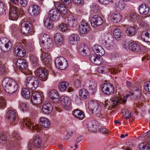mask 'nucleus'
Listing matches in <instances>:
<instances>
[{"mask_svg": "<svg viewBox=\"0 0 150 150\" xmlns=\"http://www.w3.org/2000/svg\"><path fill=\"white\" fill-rule=\"evenodd\" d=\"M149 8L147 5L145 4H141L139 8V11L140 14L143 15L147 14L149 12Z\"/></svg>", "mask_w": 150, "mask_h": 150, "instance_id": "nucleus-28", "label": "nucleus"}, {"mask_svg": "<svg viewBox=\"0 0 150 150\" xmlns=\"http://www.w3.org/2000/svg\"><path fill=\"white\" fill-rule=\"evenodd\" d=\"M0 44H2L1 45V50L4 52L9 50L12 46L11 41L5 38H2L0 39Z\"/></svg>", "mask_w": 150, "mask_h": 150, "instance_id": "nucleus-6", "label": "nucleus"}, {"mask_svg": "<svg viewBox=\"0 0 150 150\" xmlns=\"http://www.w3.org/2000/svg\"><path fill=\"white\" fill-rule=\"evenodd\" d=\"M86 89L84 88L81 89L79 91V95L81 98L83 99H86L88 96L89 91H88Z\"/></svg>", "mask_w": 150, "mask_h": 150, "instance_id": "nucleus-38", "label": "nucleus"}, {"mask_svg": "<svg viewBox=\"0 0 150 150\" xmlns=\"http://www.w3.org/2000/svg\"><path fill=\"white\" fill-rule=\"evenodd\" d=\"M61 103L63 106L65 107H68L69 105L71 103V100L68 97L62 96L59 101Z\"/></svg>", "mask_w": 150, "mask_h": 150, "instance_id": "nucleus-30", "label": "nucleus"}, {"mask_svg": "<svg viewBox=\"0 0 150 150\" xmlns=\"http://www.w3.org/2000/svg\"><path fill=\"white\" fill-rule=\"evenodd\" d=\"M35 73L43 81H45L47 78L48 74L47 71H45L44 68H39L36 70Z\"/></svg>", "mask_w": 150, "mask_h": 150, "instance_id": "nucleus-14", "label": "nucleus"}, {"mask_svg": "<svg viewBox=\"0 0 150 150\" xmlns=\"http://www.w3.org/2000/svg\"><path fill=\"white\" fill-rule=\"evenodd\" d=\"M13 137L14 140H12L8 145V150H12L14 148L16 145H19L20 143V140L21 138L19 134L17 132L14 131L12 135Z\"/></svg>", "mask_w": 150, "mask_h": 150, "instance_id": "nucleus-4", "label": "nucleus"}, {"mask_svg": "<svg viewBox=\"0 0 150 150\" xmlns=\"http://www.w3.org/2000/svg\"><path fill=\"white\" fill-rule=\"evenodd\" d=\"M60 16V13L59 10L56 9H52L49 13V18L52 21L57 20Z\"/></svg>", "mask_w": 150, "mask_h": 150, "instance_id": "nucleus-11", "label": "nucleus"}, {"mask_svg": "<svg viewBox=\"0 0 150 150\" xmlns=\"http://www.w3.org/2000/svg\"><path fill=\"white\" fill-rule=\"evenodd\" d=\"M6 7L3 3L0 1V16L6 14Z\"/></svg>", "mask_w": 150, "mask_h": 150, "instance_id": "nucleus-46", "label": "nucleus"}, {"mask_svg": "<svg viewBox=\"0 0 150 150\" xmlns=\"http://www.w3.org/2000/svg\"><path fill=\"white\" fill-rule=\"evenodd\" d=\"M6 72L5 68L4 65L0 61V75L4 74Z\"/></svg>", "mask_w": 150, "mask_h": 150, "instance_id": "nucleus-56", "label": "nucleus"}, {"mask_svg": "<svg viewBox=\"0 0 150 150\" xmlns=\"http://www.w3.org/2000/svg\"><path fill=\"white\" fill-rule=\"evenodd\" d=\"M103 63L102 58L97 56L93 63L97 65H99Z\"/></svg>", "mask_w": 150, "mask_h": 150, "instance_id": "nucleus-54", "label": "nucleus"}, {"mask_svg": "<svg viewBox=\"0 0 150 150\" xmlns=\"http://www.w3.org/2000/svg\"><path fill=\"white\" fill-rule=\"evenodd\" d=\"M48 53L43 52L42 53L41 58L43 62L45 65L50 66L51 64V60Z\"/></svg>", "mask_w": 150, "mask_h": 150, "instance_id": "nucleus-20", "label": "nucleus"}, {"mask_svg": "<svg viewBox=\"0 0 150 150\" xmlns=\"http://www.w3.org/2000/svg\"><path fill=\"white\" fill-rule=\"evenodd\" d=\"M81 81L79 79H77L74 81V85L76 88H79L81 87Z\"/></svg>", "mask_w": 150, "mask_h": 150, "instance_id": "nucleus-60", "label": "nucleus"}, {"mask_svg": "<svg viewBox=\"0 0 150 150\" xmlns=\"http://www.w3.org/2000/svg\"><path fill=\"white\" fill-rule=\"evenodd\" d=\"M58 29L61 31H64L67 29L66 25L63 23H61L58 25Z\"/></svg>", "mask_w": 150, "mask_h": 150, "instance_id": "nucleus-53", "label": "nucleus"}, {"mask_svg": "<svg viewBox=\"0 0 150 150\" xmlns=\"http://www.w3.org/2000/svg\"><path fill=\"white\" fill-rule=\"evenodd\" d=\"M21 94L23 97L26 99L29 98L30 96V92L26 88H23L22 89Z\"/></svg>", "mask_w": 150, "mask_h": 150, "instance_id": "nucleus-42", "label": "nucleus"}, {"mask_svg": "<svg viewBox=\"0 0 150 150\" xmlns=\"http://www.w3.org/2000/svg\"><path fill=\"white\" fill-rule=\"evenodd\" d=\"M72 114L76 117L79 119H82L84 117L83 112L77 109L74 110L73 111Z\"/></svg>", "mask_w": 150, "mask_h": 150, "instance_id": "nucleus-35", "label": "nucleus"}, {"mask_svg": "<svg viewBox=\"0 0 150 150\" xmlns=\"http://www.w3.org/2000/svg\"><path fill=\"white\" fill-rule=\"evenodd\" d=\"M55 62L56 67L60 70L65 69L68 66V62L63 57L57 58Z\"/></svg>", "mask_w": 150, "mask_h": 150, "instance_id": "nucleus-5", "label": "nucleus"}, {"mask_svg": "<svg viewBox=\"0 0 150 150\" xmlns=\"http://www.w3.org/2000/svg\"><path fill=\"white\" fill-rule=\"evenodd\" d=\"M28 12L31 16H36L40 13V9L38 5L32 4L29 7Z\"/></svg>", "mask_w": 150, "mask_h": 150, "instance_id": "nucleus-10", "label": "nucleus"}, {"mask_svg": "<svg viewBox=\"0 0 150 150\" xmlns=\"http://www.w3.org/2000/svg\"><path fill=\"white\" fill-rule=\"evenodd\" d=\"M20 106L21 109L23 111H27L29 109L28 106L26 103H21Z\"/></svg>", "mask_w": 150, "mask_h": 150, "instance_id": "nucleus-57", "label": "nucleus"}, {"mask_svg": "<svg viewBox=\"0 0 150 150\" xmlns=\"http://www.w3.org/2000/svg\"><path fill=\"white\" fill-rule=\"evenodd\" d=\"M144 88L146 91L150 92V81L148 82L145 84Z\"/></svg>", "mask_w": 150, "mask_h": 150, "instance_id": "nucleus-64", "label": "nucleus"}, {"mask_svg": "<svg viewBox=\"0 0 150 150\" xmlns=\"http://www.w3.org/2000/svg\"><path fill=\"white\" fill-rule=\"evenodd\" d=\"M6 118L10 122H13L16 119V115L15 111L13 110H8L6 114Z\"/></svg>", "mask_w": 150, "mask_h": 150, "instance_id": "nucleus-17", "label": "nucleus"}, {"mask_svg": "<svg viewBox=\"0 0 150 150\" xmlns=\"http://www.w3.org/2000/svg\"><path fill=\"white\" fill-rule=\"evenodd\" d=\"M65 20L67 21V25L70 27H75L77 25V21L71 15L68 16Z\"/></svg>", "mask_w": 150, "mask_h": 150, "instance_id": "nucleus-18", "label": "nucleus"}, {"mask_svg": "<svg viewBox=\"0 0 150 150\" xmlns=\"http://www.w3.org/2000/svg\"><path fill=\"white\" fill-rule=\"evenodd\" d=\"M141 37L144 41L150 42V30H146L143 31Z\"/></svg>", "mask_w": 150, "mask_h": 150, "instance_id": "nucleus-27", "label": "nucleus"}, {"mask_svg": "<svg viewBox=\"0 0 150 150\" xmlns=\"http://www.w3.org/2000/svg\"><path fill=\"white\" fill-rule=\"evenodd\" d=\"M9 13H18V9L16 6H12L11 8Z\"/></svg>", "mask_w": 150, "mask_h": 150, "instance_id": "nucleus-61", "label": "nucleus"}, {"mask_svg": "<svg viewBox=\"0 0 150 150\" xmlns=\"http://www.w3.org/2000/svg\"><path fill=\"white\" fill-rule=\"evenodd\" d=\"M102 90L103 93L108 95L113 94L114 91L113 85L110 83H106L102 86Z\"/></svg>", "mask_w": 150, "mask_h": 150, "instance_id": "nucleus-7", "label": "nucleus"}, {"mask_svg": "<svg viewBox=\"0 0 150 150\" xmlns=\"http://www.w3.org/2000/svg\"><path fill=\"white\" fill-rule=\"evenodd\" d=\"M42 46L45 49H51L53 46V43L52 40H48L47 42H45L43 44Z\"/></svg>", "mask_w": 150, "mask_h": 150, "instance_id": "nucleus-41", "label": "nucleus"}, {"mask_svg": "<svg viewBox=\"0 0 150 150\" xmlns=\"http://www.w3.org/2000/svg\"><path fill=\"white\" fill-rule=\"evenodd\" d=\"M133 93H132L130 94V97L133 100H136L139 99L141 96V94L139 93H135L133 92Z\"/></svg>", "mask_w": 150, "mask_h": 150, "instance_id": "nucleus-47", "label": "nucleus"}, {"mask_svg": "<svg viewBox=\"0 0 150 150\" xmlns=\"http://www.w3.org/2000/svg\"><path fill=\"white\" fill-rule=\"evenodd\" d=\"M84 86L88 90L90 93L93 94L96 91L97 82L93 79H90L85 80Z\"/></svg>", "mask_w": 150, "mask_h": 150, "instance_id": "nucleus-2", "label": "nucleus"}, {"mask_svg": "<svg viewBox=\"0 0 150 150\" xmlns=\"http://www.w3.org/2000/svg\"><path fill=\"white\" fill-rule=\"evenodd\" d=\"M6 138L4 133L1 134L0 135V143L3 144L6 143Z\"/></svg>", "mask_w": 150, "mask_h": 150, "instance_id": "nucleus-51", "label": "nucleus"}, {"mask_svg": "<svg viewBox=\"0 0 150 150\" xmlns=\"http://www.w3.org/2000/svg\"><path fill=\"white\" fill-rule=\"evenodd\" d=\"M113 35L116 39L120 40L121 38V31L119 28L115 29L113 31Z\"/></svg>", "mask_w": 150, "mask_h": 150, "instance_id": "nucleus-40", "label": "nucleus"}, {"mask_svg": "<svg viewBox=\"0 0 150 150\" xmlns=\"http://www.w3.org/2000/svg\"><path fill=\"white\" fill-rule=\"evenodd\" d=\"M30 28L21 27L20 31L24 35H27L29 31Z\"/></svg>", "mask_w": 150, "mask_h": 150, "instance_id": "nucleus-59", "label": "nucleus"}, {"mask_svg": "<svg viewBox=\"0 0 150 150\" xmlns=\"http://www.w3.org/2000/svg\"><path fill=\"white\" fill-rule=\"evenodd\" d=\"M95 122L94 120L92 121L91 122H88V128L89 131L92 132L96 131V129L95 128Z\"/></svg>", "mask_w": 150, "mask_h": 150, "instance_id": "nucleus-45", "label": "nucleus"}, {"mask_svg": "<svg viewBox=\"0 0 150 150\" xmlns=\"http://www.w3.org/2000/svg\"><path fill=\"white\" fill-rule=\"evenodd\" d=\"M49 35L47 34H42L41 35L40 41L42 44H43L45 42H47L48 40H51Z\"/></svg>", "mask_w": 150, "mask_h": 150, "instance_id": "nucleus-44", "label": "nucleus"}, {"mask_svg": "<svg viewBox=\"0 0 150 150\" xmlns=\"http://www.w3.org/2000/svg\"><path fill=\"white\" fill-rule=\"evenodd\" d=\"M31 100L32 103L35 105L40 104L42 100L41 94L37 92L33 93Z\"/></svg>", "mask_w": 150, "mask_h": 150, "instance_id": "nucleus-13", "label": "nucleus"}, {"mask_svg": "<svg viewBox=\"0 0 150 150\" xmlns=\"http://www.w3.org/2000/svg\"><path fill=\"white\" fill-rule=\"evenodd\" d=\"M122 112L123 115L126 116L125 118L127 119L131 117L132 115V113L129 112L128 110H123L122 111Z\"/></svg>", "mask_w": 150, "mask_h": 150, "instance_id": "nucleus-50", "label": "nucleus"}, {"mask_svg": "<svg viewBox=\"0 0 150 150\" xmlns=\"http://www.w3.org/2000/svg\"><path fill=\"white\" fill-rule=\"evenodd\" d=\"M93 50L96 54L99 56H103L105 54L104 50L101 46L95 45L93 47Z\"/></svg>", "mask_w": 150, "mask_h": 150, "instance_id": "nucleus-22", "label": "nucleus"}, {"mask_svg": "<svg viewBox=\"0 0 150 150\" xmlns=\"http://www.w3.org/2000/svg\"><path fill=\"white\" fill-rule=\"evenodd\" d=\"M94 122H95L94 125L96 131H97V129L99 130L101 128L100 123L98 122L95 120H94Z\"/></svg>", "mask_w": 150, "mask_h": 150, "instance_id": "nucleus-63", "label": "nucleus"}, {"mask_svg": "<svg viewBox=\"0 0 150 150\" xmlns=\"http://www.w3.org/2000/svg\"><path fill=\"white\" fill-rule=\"evenodd\" d=\"M15 53L18 57H23L25 55V50L21 47L16 46L14 49Z\"/></svg>", "mask_w": 150, "mask_h": 150, "instance_id": "nucleus-23", "label": "nucleus"}, {"mask_svg": "<svg viewBox=\"0 0 150 150\" xmlns=\"http://www.w3.org/2000/svg\"><path fill=\"white\" fill-rule=\"evenodd\" d=\"M88 50V48L87 47L83 45H80L78 48L79 53L83 56H86L87 55Z\"/></svg>", "mask_w": 150, "mask_h": 150, "instance_id": "nucleus-36", "label": "nucleus"}, {"mask_svg": "<svg viewBox=\"0 0 150 150\" xmlns=\"http://www.w3.org/2000/svg\"><path fill=\"white\" fill-rule=\"evenodd\" d=\"M128 49L132 51L136 52H140L141 50V48L140 45L134 42H131L128 45Z\"/></svg>", "mask_w": 150, "mask_h": 150, "instance_id": "nucleus-25", "label": "nucleus"}, {"mask_svg": "<svg viewBox=\"0 0 150 150\" xmlns=\"http://www.w3.org/2000/svg\"><path fill=\"white\" fill-rule=\"evenodd\" d=\"M18 89V86L15 82L5 90V91L8 93H13L16 92Z\"/></svg>", "mask_w": 150, "mask_h": 150, "instance_id": "nucleus-32", "label": "nucleus"}, {"mask_svg": "<svg viewBox=\"0 0 150 150\" xmlns=\"http://www.w3.org/2000/svg\"><path fill=\"white\" fill-rule=\"evenodd\" d=\"M69 86V84L68 82L66 81H63L60 83L59 89L61 91H64Z\"/></svg>", "mask_w": 150, "mask_h": 150, "instance_id": "nucleus-39", "label": "nucleus"}, {"mask_svg": "<svg viewBox=\"0 0 150 150\" xmlns=\"http://www.w3.org/2000/svg\"><path fill=\"white\" fill-rule=\"evenodd\" d=\"M140 150H150V145L146 143H142L139 145Z\"/></svg>", "mask_w": 150, "mask_h": 150, "instance_id": "nucleus-43", "label": "nucleus"}, {"mask_svg": "<svg viewBox=\"0 0 150 150\" xmlns=\"http://www.w3.org/2000/svg\"><path fill=\"white\" fill-rule=\"evenodd\" d=\"M42 110L45 113L49 114L51 112L52 110V106L49 101H47L43 105Z\"/></svg>", "mask_w": 150, "mask_h": 150, "instance_id": "nucleus-21", "label": "nucleus"}, {"mask_svg": "<svg viewBox=\"0 0 150 150\" xmlns=\"http://www.w3.org/2000/svg\"><path fill=\"white\" fill-rule=\"evenodd\" d=\"M42 142V140L40 137L38 136L35 137L33 142V145L35 146L37 148L40 147L41 146Z\"/></svg>", "mask_w": 150, "mask_h": 150, "instance_id": "nucleus-37", "label": "nucleus"}, {"mask_svg": "<svg viewBox=\"0 0 150 150\" xmlns=\"http://www.w3.org/2000/svg\"><path fill=\"white\" fill-rule=\"evenodd\" d=\"M69 40L71 44L75 45L79 41L80 37L78 34H72L70 36Z\"/></svg>", "mask_w": 150, "mask_h": 150, "instance_id": "nucleus-29", "label": "nucleus"}, {"mask_svg": "<svg viewBox=\"0 0 150 150\" xmlns=\"http://www.w3.org/2000/svg\"><path fill=\"white\" fill-rule=\"evenodd\" d=\"M89 108L92 113L99 116L101 115V107L96 101L91 100L89 103Z\"/></svg>", "mask_w": 150, "mask_h": 150, "instance_id": "nucleus-3", "label": "nucleus"}, {"mask_svg": "<svg viewBox=\"0 0 150 150\" xmlns=\"http://www.w3.org/2000/svg\"><path fill=\"white\" fill-rule=\"evenodd\" d=\"M126 101L127 100L126 99H122L116 96L110 99L108 103H107V106L109 105V107H111V108H112V107L116 106L118 103H125Z\"/></svg>", "mask_w": 150, "mask_h": 150, "instance_id": "nucleus-9", "label": "nucleus"}, {"mask_svg": "<svg viewBox=\"0 0 150 150\" xmlns=\"http://www.w3.org/2000/svg\"><path fill=\"white\" fill-rule=\"evenodd\" d=\"M103 23V21L101 18L97 15H95L93 17L91 21V25L94 27L100 25Z\"/></svg>", "mask_w": 150, "mask_h": 150, "instance_id": "nucleus-16", "label": "nucleus"}, {"mask_svg": "<svg viewBox=\"0 0 150 150\" xmlns=\"http://www.w3.org/2000/svg\"><path fill=\"white\" fill-rule=\"evenodd\" d=\"M15 82L12 79L9 78H4L2 81V86L5 91L10 86L15 83Z\"/></svg>", "mask_w": 150, "mask_h": 150, "instance_id": "nucleus-26", "label": "nucleus"}, {"mask_svg": "<svg viewBox=\"0 0 150 150\" xmlns=\"http://www.w3.org/2000/svg\"><path fill=\"white\" fill-rule=\"evenodd\" d=\"M6 103L5 100L3 97L0 96V109H3L6 106Z\"/></svg>", "mask_w": 150, "mask_h": 150, "instance_id": "nucleus-48", "label": "nucleus"}, {"mask_svg": "<svg viewBox=\"0 0 150 150\" xmlns=\"http://www.w3.org/2000/svg\"><path fill=\"white\" fill-rule=\"evenodd\" d=\"M16 64L19 69L24 73V70L27 67V64L25 60L21 59H18L17 60Z\"/></svg>", "mask_w": 150, "mask_h": 150, "instance_id": "nucleus-15", "label": "nucleus"}, {"mask_svg": "<svg viewBox=\"0 0 150 150\" xmlns=\"http://www.w3.org/2000/svg\"><path fill=\"white\" fill-rule=\"evenodd\" d=\"M137 18L138 17L137 15L134 13H133L130 15L129 20L131 21L134 22L137 20Z\"/></svg>", "mask_w": 150, "mask_h": 150, "instance_id": "nucleus-62", "label": "nucleus"}, {"mask_svg": "<svg viewBox=\"0 0 150 150\" xmlns=\"http://www.w3.org/2000/svg\"><path fill=\"white\" fill-rule=\"evenodd\" d=\"M39 83L38 77L33 76L27 78L25 82V86L29 89L32 90H35L38 86Z\"/></svg>", "mask_w": 150, "mask_h": 150, "instance_id": "nucleus-1", "label": "nucleus"}, {"mask_svg": "<svg viewBox=\"0 0 150 150\" xmlns=\"http://www.w3.org/2000/svg\"><path fill=\"white\" fill-rule=\"evenodd\" d=\"M89 29V24L86 21H83L81 22L79 25V30L81 35L86 34Z\"/></svg>", "mask_w": 150, "mask_h": 150, "instance_id": "nucleus-8", "label": "nucleus"}, {"mask_svg": "<svg viewBox=\"0 0 150 150\" xmlns=\"http://www.w3.org/2000/svg\"><path fill=\"white\" fill-rule=\"evenodd\" d=\"M54 5L56 8L59 10L61 8H62L63 7L64 5H63L62 3L59 2H56L54 3Z\"/></svg>", "mask_w": 150, "mask_h": 150, "instance_id": "nucleus-55", "label": "nucleus"}, {"mask_svg": "<svg viewBox=\"0 0 150 150\" xmlns=\"http://www.w3.org/2000/svg\"><path fill=\"white\" fill-rule=\"evenodd\" d=\"M142 87L140 85H138L137 86H134V87L132 90L133 92L135 93H139L142 94Z\"/></svg>", "mask_w": 150, "mask_h": 150, "instance_id": "nucleus-52", "label": "nucleus"}, {"mask_svg": "<svg viewBox=\"0 0 150 150\" xmlns=\"http://www.w3.org/2000/svg\"><path fill=\"white\" fill-rule=\"evenodd\" d=\"M112 21L114 23L119 22L122 20V16L121 14L117 12L113 13L111 16Z\"/></svg>", "mask_w": 150, "mask_h": 150, "instance_id": "nucleus-24", "label": "nucleus"}, {"mask_svg": "<svg viewBox=\"0 0 150 150\" xmlns=\"http://www.w3.org/2000/svg\"><path fill=\"white\" fill-rule=\"evenodd\" d=\"M30 58L32 63L35 64L37 63L38 60L37 57L32 55L30 57Z\"/></svg>", "mask_w": 150, "mask_h": 150, "instance_id": "nucleus-58", "label": "nucleus"}, {"mask_svg": "<svg viewBox=\"0 0 150 150\" xmlns=\"http://www.w3.org/2000/svg\"><path fill=\"white\" fill-rule=\"evenodd\" d=\"M23 125L26 126L28 128L30 129V131L33 130V132L35 130L38 131L39 130V126L38 125L32 124L31 122L29 121V119H25L23 121Z\"/></svg>", "mask_w": 150, "mask_h": 150, "instance_id": "nucleus-12", "label": "nucleus"}, {"mask_svg": "<svg viewBox=\"0 0 150 150\" xmlns=\"http://www.w3.org/2000/svg\"><path fill=\"white\" fill-rule=\"evenodd\" d=\"M40 125L43 127L47 128L50 126V122L48 119L45 117H42L40 120Z\"/></svg>", "mask_w": 150, "mask_h": 150, "instance_id": "nucleus-34", "label": "nucleus"}, {"mask_svg": "<svg viewBox=\"0 0 150 150\" xmlns=\"http://www.w3.org/2000/svg\"><path fill=\"white\" fill-rule=\"evenodd\" d=\"M54 39L56 44L58 46H60L63 44V36L60 33H56L54 35Z\"/></svg>", "mask_w": 150, "mask_h": 150, "instance_id": "nucleus-33", "label": "nucleus"}, {"mask_svg": "<svg viewBox=\"0 0 150 150\" xmlns=\"http://www.w3.org/2000/svg\"><path fill=\"white\" fill-rule=\"evenodd\" d=\"M18 13H9V18L11 20H16L18 17Z\"/></svg>", "mask_w": 150, "mask_h": 150, "instance_id": "nucleus-49", "label": "nucleus"}, {"mask_svg": "<svg viewBox=\"0 0 150 150\" xmlns=\"http://www.w3.org/2000/svg\"><path fill=\"white\" fill-rule=\"evenodd\" d=\"M125 33L127 35L132 37L137 33L136 29L133 26H130L126 29Z\"/></svg>", "mask_w": 150, "mask_h": 150, "instance_id": "nucleus-31", "label": "nucleus"}, {"mask_svg": "<svg viewBox=\"0 0 150 150\" xmlns=\"http://www.w3.org/2000/svg\"><path fill=\"white\" fill-rule=\"evenodd\" d=\"M50 97L54 103H57L59 101V96L57 91L55 90H51L49 93Z\"/></svg>", "mask_w": 150, "mask_h": 150, "instance_id": "nucleus-19", "label": "nucleus"}]
</instances>
